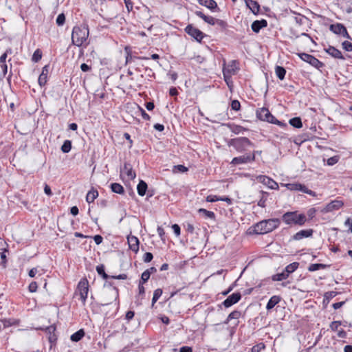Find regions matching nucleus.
<instances>
[{
    "instance_id": "f257e3e1",
    "label": "nucleus",
    "mask_w": 352,
    "mask_h": 352,
    "mask_svg": "<svg viewBox=\"0 0 352 352\" xmlns=\"http://www.w3.org/2000/svg\"><path fill=\"white\" fill-rule=\"evenodd\" d=\"M280 223L279 219L274 218L262 220L250 228V233L264 234L276 229Z\"/></svg>"
},
{
    "instance_id": "f03ea898",
    "label": "nucleus",
    "mask_w": 352,
    "mask_h": 352,
    "mask_svg": "<svg viewBox=\"0 0 352 352\" xmlns=\"http://www.w3.org/2000/svg\"><path fill=\"white\" fill-rule=\"evenodd\" d=\"M283 221L290 226L305 225L307 218L304 214H298V211L287 212L282 216Z\"/></svg>"
},
{
    "instance_id": "7ed1b4c3",
    "label": "nucleus",
    "mask_w": 352,
    "mask_h": 352,
    "mask_svg": "<svg viewBox=\"0 0 352 352\" xmlns=\"http://www.w3.org/2000/svg\"><path fill=\"white\" fill-rule=\"evenodd\" d=\"M89 36V30L85 26H75L72 34V41L74 45L81 46Z\"/></svg>"
},
{
    "instance_id": "20e7f679",
    "label": "nucleus",
    "mask_w": 352,
    "mask_h": 352,
    "mask_svg": "<svg viewBox=\"0 0 352 352\" xmlns=\"http://www.w3.org/2000/svg\"><path fill=\"white\" fill-rule=\"evenodd\" d=\"M104 287L105 288L102 292V306H106L111 304L113 300L118 299L119 296L118 289L116 287H112L111 283L107 286L104 285Z\"/></svg>"
},
{
    "instance_id": "39448f33",
    "label": "nucleus",
    "mask_w": 352,
    "mask_h": 352,
    "mask_svg": "<svg viewBox=\"0 0 352 352\" xmlns=\"http://www.w3.org/2000/svg\"><path fill=\"white\" fill-rule=\"evenodd\" d=\"M228 145L233 146L238 152H243L252 146V143L248 138L241 137L228 140Z\"/></svg>"
},
{
    "instance_id": "423d86ee",
    "label": "nucleus",
    "mask_w": 352,
    "mask_h": 352,
    "mask_svg": "<svg viewBox=\"0 0 352 352\" xmlns=\"http://www.w3.org/2000/svg\"><path fill=\"white\" fill-rule=\"evenodd\" d=\"M257 118L263 121H267L270 123L276 124L280 126H285L287 124L278 121L276 118L271 114L270 111L266 108H261L256 111Z\"/></svg>"
},
{
    "instance_id": "0eeeda50",
    "label": "nucleus",
    "mask_w": 352,
    "mask_h": 352,
    "mask_svg": "<svg viewBox=\"0 0 352 352\" xmlns=\"http://www.w3.org/2000/svg\"><path fill=\"white\" fill-rule=\"evenodd\" d=\"M299 263L298 262H294L287 265L285 270L281 273H278L272 276L273 281H281L288 278L290 274L294 272L298 269Z\"/></svg>"
},
{
    "instance_id": "6e6552de",
    "label": "nucleus",
    "mask_w": 352,
    "mask_h": 352,
    "mask_svg": "<svg viewBox=\"0 0 352 352\" xmlns=\"http://www.w3.org/2000/svg\"><path fill=\"white\" fill-rule=\"evenodd\" d=\"M78 289L80 293V299L85 305L89 292V282L86 278H82L78 284Z\"/></svg>"
},
{
    "instance_id": "1a4fd4ad",
    "label": "nucleus",
    "mask_w": 352,
    "mask_h": 352,
    "mask_svg": "<svg viewBox=\"0 0 352 352\" xmlns=\"http://www.w3.org/2000/svg\"><path fill=\"white\" fill-rule=\"evenodd\" d=\"M298 56L305 62L309 63L311 66L319 69L323 66V63L318 58L307 53H300Z\"/></svg>"
},
{
    "instance_id": "9d476101",
    "label": "nucleus",
    "mask_w": 352,
    "mask_h": 352,
    "mask_svg": "<svg viewBox=\"0 0 352 352\" xmlns=\"http://www.w3.org/2000/svg\"><path fill=\"white\" fill-rule=\"evenodd\" d=\"M186 32L193 37L197 41L201 42L205 34L199 29L193 27L192 25H188L185 28Z\"/></svg>"
},
{
    "instance_id": "9b49d317",
    "label": "nucleus",
    "mask_w": 352,
    "mask_h": 352,
    "mask_svg": "<svg viewBox=\"0 0 352 352\" xmlns=\"http://www.w3.org/2000/svg\"><path fill=\"white\" fill-rule=\"evenodd\" d=\"M344 206V202L341 200L335 199L331 201L330 203L326 205V206L322 209L321 212L323 213L331 212L334 210H337Z\"/></svg>"
},
{
    "instance_id": "f8f14e48",
    "label": "nucleus",
    "mask_w": 352,
    "mask_h": 352,
    "mask_svg": "<svg viewBox=\"0 0 352 352\" xmlns=\"http://www.w3.org/2000/svg\"><path fill=\"white\" fill-rule=\"evenodd\" d=\"M241 298L240 292H235L230 295L222 303L226 308H228L237 303Z\"/></svg>"
},
{
    "instance_id": "ddd939ff",
    "label": "nucleus",
    "mask_w": 352,
    "mask_h": 352,
    "mask_svg": "<svg viewBox=\"0 0 352 352\" xmlns=\"http://www.w3.org/2000/svg\"><path fill=\"white\" fill-rule=\"evenodd\" d=\"M121 175H126L129 179H133L136 177L135 172L133 170L131 164L129 162H124V166L120 169Z\"/></svg>"
},
{
    "instance_id": "4468645a",
    "label": "nucleus",
    "mask_w": 352,
    "mask_h": 352,
    "mask_svg": "<svg viewBox=\"0 0 352 352\" xmlns=\"http://www.w3.org/2000/svg\"><path fill=\"white\" fill-rule=\"evenodd\" d=\"M254 160V155H242L239 157H234L231 162V164L239 165L242 164H246Z\"/></svg>"
},
{
    "instance_id": "2eb2a0df",
    "label": "nucleus",
    "mask_w": 352,
    "mask_h": 352,
    "mask_svg": "<svg viewBox=\"0 0 352 352\" xmlns=\"http://www.w3.org/2000/svg\"><path fill=\"white\" fill-rule=\"evenodd\" d=\"M125 50L127 51L128 48L126 47ZM127 52V54L126 56V61H125L126 65V64H133L135 66H138L139 64L137 63V60H140V59H146V60L148 59V58H147V57L134 56H132L129 52ZM135 70L140 71L139 67H136Z\"/></svg>"
},
{
    "instance_id": "dca6fc26",
    "label": "nucleus",
    "mask_w": 352,
    "mask_h": 352,
    "mask_svg": "<svg viewBox=\"0 0 352 352\" xmlns=\"http://www.w3.org/2000/svg\"><path fill=\"white\" fill-rule=\"evenodd\" d=\"M236 60H232L227 67H223V74L226 81H227L228 78L230 77V76L234 74V70L236 68Z\"/></svg>"
},
{
    "instance_id": "f3484780",
    "label": "nucleus",
    "mask_w": 352,
    "mask_h": 352,
    "mask_svg": "<svg viewBox=\"0 0 352 352\" xmlns=\"http://www.w3.org/2000/svg\"><path fill=\"white\" fill-rule=\"evenodd\" d=\"M127 241L130 250L137 253L139 250L140 243L138 238L133 235H129L127 236Z\"/></svg>"
},
{
    "instance_id": "a211bd4d",
    "label": "nucleus",
    "mask_w": 352,
    "mask_h": 352,
    "mask_svg": "<svg viewBox=\"0 0 352 352\" xmlns=\"http://www.w3.org/2000/svg\"><path fill=\"white\" fill-rule=\"evenodd\" d=\"M314 230L312 229L302 230L296 232L293 236L292 239L298 241L303 238H308L313 235Z\"/></svg>"
},
{
    "instance_id": "6ab92c4d",
    "label": "nucleus",
    "mask_w": 352,
    "mask_h": 352,
    "mask_svg": "<svg viewBox=\"0 0 352 352\" xmlns=\"http://www.w3.org/2000/svg\"><path fill=\"white\" fill-rule=\"evenodd\" d=\"M260 182L263 184L267 186L271 189H278V184L273 180L272 179L270 178L267 176L262 175L259 177Z\"/></svg>"
},
{
    "instance_id": "aec40b11",
    "label": "nucleus",
    "mask_w": 352,
    "mask_h": 352,
    "mask_svg": "<svg viewBox=\"0 0 352 352\" xmlns=\"http://www.w3.org/2000/svg\"><path fill=\"white\" fill-rule=\"evenodd\" d=\"M49 73V65H45L43 69L41 74H40L38 82L41 87L45 85L47 81V75Z\"/></svg>"
},
{
    "instance_id": "412c9836",
    "label": "nucleus",
    "mask_w": 352,
    "mask_h": 352,
    "mask_svg": "<svg viewBox=\"0 0 352 352\" xmlns=\"http://www.w3.org/2000/svg\"><path fill=\"white\" fill-rule=\"evenodd\" d=\"M267 25V22L265 19L254 21L251 25L252 30L255 33H258L261 29L265 28Z\"/></svg>"
},
{
    "instance_id": "4be33fe9",
    "label": "nucleus",
    "mask_w": 352,
    "mask_h": 352,
    "mask_svg": "<svg viewBox=\"0 0 352 352\" xmlns=\"http://www.w3.org/2000/svg\"><path fill=\"white\" fill-rule=\"evenodd\" d=\"M327 53L331 55L332 57L344 60V57L342 56V52L333 46H329L327 49H325Z\"/></svg>"
},
{
    "instance_id": "5701e85b",
    "label": "nucleus",
    "mask_w": 352,
    "mask_h": 352,
    "mask_svg": "<svg viewBox=\"0 0 352 352\" xmlns=\"http://www.w3.org/2000/svg\"><path fill=\"white\" fill-rule=\"evenodd\" d=\"M246 6L250 9V10L256 14L259 12L260 6L258 2L254 0H245Z\"/></svg>"
},
{
    "instance_id": "b1692460",
    "label": "nucleus",
    "mask_w": 352,
    "mask_h": 352,
    "mask_svg": "<svg viewBox=\"0 0 352 352\" xmlns=\"http://www.w3.org/2000/svg\"><path fill=\"white\" fill-rule=\"evenodd\" d=\"M281 300V297L280 296H272L270 300H268L266 309L267 311L271 310L273 309L277 304L280 302Z\"/></svg>"
},
{
    "instance_id": "393cba45",
    "label": "nucleus",
    "mask_w": 352,
    "mask_h": 352,
    "mask_svg": "<svg viewBox=\"0 0 352 352\" xmlns=\"http://www.w3.org/2000/svg\"><path fill=\"white\" fill-rule=\"evenodd\" d=\"M55 325H50L45 329V331L49 334L48 340L50 342L53 343L56 341L57 337L55 334Z\"/></svg>"
},
{
    "instance_id": "a878e982",
    "label": "nucleus",
    "mask_w": 352,
    "mask_h": 352,
    "mask_svg": "<svg viewBox=\"0 0 352 352\" xmlns=\"http://www.w3.org/2000/svg\"><path fill=\"white\" fill-rule=\"evenodd\" d=\"M198 3L212 11L217 8V3L214 0H198Z\"/></svg>"
},
{
    "instance_id": "bb28decb",
    "label": "nucleus",
    "mask_w": 352,
    "mask_h": 352,
    "mask_svg": "<svg viewBox=\"0 0 352 352\" xmlns=\"http://www.w3.org/2000/svg\"><path fill=\"white\" fill-rule=\"evenodd\" d=\"M195 14L200 17L201 19H202L206 23L210 24V25H214V19L215 18L211 16H207L206 14H204L201 11H195Z\"/></svg>"
},
{
    "instance_id": "cd10ccee",
    "label": "nucleus",
    "mask_w": 352,
    "mask_h": 352,
    "mask_svg": "<svg viewBox=\"0 0 352 352\" xmlns=\"http://www.w3.org/2000/svg\"><path fill=\"white\" fill-rule=\"evenodd\" d=\"M345 27L342 23L331 24L329 27V30L336 34L341 35L343 31L345 30Z\"/></svg>"
},
{
    "instance_id": "c85d7f7f",
    "label": "nucleus",
    "mask_w": 352,
    "mask_h": 352,
    "mask_svg": "<svg viewBox=\"0 0 352 352\" xmlns=\"http://www.w3.org/2000/svg\"><path fill=\"white\" fill-rule=\"evenodd\" d=\"M147 188V184L144 181L140 180L137 186V190L138 195L142 197L145 195Z\"/></svg>"
},
{
    "instance_id": "c756f323",
    "label": "nucleus",
    "mask_w": 352,
    "mask_h": 352,
    "mask_svg": "<svg viewBox=\"0 0 352 352\" xmlns=\"http://www.w3.org/2000/svg\"><path fill=\"white\" fill-rule=\"evenodd\" d=\"M85 331L84 329H81L78 331H77L76 332H75L74 333H73L71 337H70V339L72 342H77L78 341H80L84 336H85Z\"/></svg>"
},
{
    "instance_id": "7c9ffc66",
    "label": "nucleus",
    "mask_w": 352,
    "mask_h": 352,
    "mask_svg": "<svg viewBox=\"0 0 352 352\" xmlns=\"http://www.w3.org/2000/svg\"><path fill=\"white\" fill-rule=\"evenodd\" d=\"M98 196V192L96 190L91 189L88 192L86 196V201L88 203H92Z\"/></svg>"
},
{
    "instance_id": "2f4dec72",
    "label": "nucleus",
    "mask_w": 352,
    "mask_h": 352,
    "mask_svg": "<svg viewBox=\"0 0 352 352\" xmlns=\"http://www.w3.org/2000/svg\"><path fill=\"white\" fill-rule=\"evenodd\" d=\"M110 187L111 190L115 193L123 195L124 192L123 186L118 183H112Z\"/></svg>"
},
{
    "instance_id": "473e14b6",
    "label": "nucleus",
    "mask_w": 352,
    "mask_h": 352,
    "mask_svg": "<svg viewBox=\"0 0 352 352\" xmlns=\"http://www.w3.org/2000/svg\"><path fill=\"white\" fill-rule=\"evenodd\" d=\"M309 138L310 137L309 135V133H302V135L295 138L294 142L296 144L300 145L304 142L309 140Z\"/></svg>"
},
{
    "instance_id": "72a5a7b5",
    "label": "nucleus",
    "mask_w": 352,
    "mask_h": 352,
    "mask_svg": "<svg viewBox=\"0 0 352 352\" xmlns=\"http://www.w3.org/2000/svg\"><path fill=\"white\" fill-rule=\"evenodd\" d=\"M241 316V314L239 311L238 310H234L233 311H232L228 316V318H226V320L223 322V323L225 324H228V322H230V320H232V319H239Z\"/></svg>"
},
{
    "instance_id": "f704fd0d",
    "label": "nucleus",
    "mask_w": 352,
    "mask_h": 352,
    "mask_svg": "<svg viewBox=\"0 0 352 352\" xmlns=\"http://www.w3.org/2000/svg\"><path fill=\"white\" fill-rule=\"evenodd\" d=\"M289 123L292 126L300 129L302 126L301 118L299 117H295L289 120Z\"/></svg>"
},
{
    "instance_id": "c9c22d12",
    "label": "nucleus",
    "mask_w": 352,
    "mask_h": 352,
    "mask_svg": "<svg viewBox=\"0 0 352 352\" xmlns=\"http://www.w3.org/2000/svg\"><path fill=\"white\" fill-rule=\"evenodd\" d=\"M329 266V265H328L322 264V263H314V264H311L309 266L308 270L309 272H314V271L319 270L321 269H325V268L328 267Z\"/></svg>"
},
{
    "instance_id": "e433bc0d",
    "label": "nucleus",
    "mask_w": 352,
    "mask_h": 352,
    "mask_svg": "<svg viewBox=\"0 0 352 352\" xmlns=\"http://www.w3.org/2000/svg\"><path fill=\"white\" fill-rule=\"evenodd\" d=\"M275 73L277 77L282 80L285 78L286 70L283 67L276 66L275 67Z\"/></svg>"
},
{
    "instance_id": "4c0bfd02",
    "label": "nucleus",
    "mask_w": 352,
    "mask_h": 352,
    "mask_svg": "<svg viewBox=\"0 0 352 352\" xmlns=\"http://www.w3.org/2000/svg\"><path fill=\"white\" fill-rule=\"evenodd\" d=\"M261 197L257 203V205L261 208L265 207V203L269 196V193L264 191H261Z\"/></svg>"
},
{
    "instance_id": "58836bf2",
    "label": "nucleus",
    "mask_w": 352,
    "mask_h": 352,
    "mask_svg": "<svg viewBox=\"0 0 352 352\" xmlns=\"http://www.w3.org/2000/svg\"><path fill=\"white\" fill-rule=\"evenodd\" d=\"M198 212L201 214H203L206 218L214 219L215 214L213 212L207 210L204 208H200L198 210Z\"/></svg>"
},
{
    "instance_id": "ea45409f",
    "label": "nucleus",
    "mask_w": 352,
    "mask_h": 352,
    "mask_svg": "<svg viewBox=\"0 0 352 352\" xmlns=\"http://www.w3.org/2000/svg\"><path fill=\"white\" fill-rule=\"evenodd\" d=\"M298 191H301V192L308 194L312 197L316 196V193L314 191L309 190L308 188H307L306 186H305L304 184H301L300 183H299V186H298Z\"/></svg>"
},
{
    "instance_id": "a19ab883",
    "label": "nucleus",
    "mask_w": 352,
    "mask_h": 352,
    "mask_svg": "<svg viewBox=\"0 0 352 352\" xmlns=\"http://www.w3.org/2000/svg\"><path fill=\"white\" fill-rule=\"evenodd\" d=\"M96 271L98 274L102 277L103 279H108L111 278L110 276L106 274L104 271V266L103 265H100L96 267Z\"/></svg>"
},
{
    "instance_id": "79ce46f5",
    "label": "nucleus",
    "mask_w": 352,
    "mask_h": 352,
    "mask_svg": "<svg viewBox=\"0 0 352 352\" xmlns=\"http://www.w3.org/2000/svg\"><path fill=\"white\" fill-rule=\"evenodd\" d=\"M338 294V293L336 292H334V291H331V292H327L324 294V300H323V302L325 303H329V301L331 300V299H332L333 298H334L335 296H336V295Z\"/></svg>"
},
{
    "instance_id": "37998d69",
    "label": "nucleus",
    "mask_w": 352,
    "mask_h": 352,
    "mask_svg": "<svg viewBox=\"0 0 352 352\" xmlns=\"http://www.w3.org/2000/svg\"><path fill=\"white\" fill-rule=\"evenodd\" d=\"M72 149V142L70 140H65L61 146V151L64 153H69Z\"/></svg>"
},
{
    "instance_id": "c03bdc74",
    "label": "nucleus",
    "mask_w": 352,
    "mask_h": 352,
    "mask_svg": "<svg viewBox=\"0 0 352 352\" xmlns=\"http://www.w3.org/2000/svg\"><path fill=\"white\" fill-rule=\"evenodd\" d=\"M162 289H157L153 292V296L152 298V306L154 305V304L157 301V300L160 298V296L162 294Z\"/></svg>"
},
{
    "instance_id": "a18cd8bd",
    "label": "nucleus",
    "mask_w": 352,
    "mask_h": 352,
    "mask_svg": "<svg viewBox=\"0 0 352 352\" xmlns=\"http://www.w3.org/2000/svg\"><path fill=\"white\" fill-rule=\"evenodd\" d=\"M173 171L174 173H185L188 171V168L184 165L179 164L173 166Z\"/></svg>"
},
{
    "instance_id": "49530a36",
    "label": "nucleus",
    "mask_w": 352,
    "mask_h": 352,
    "mask_svg": "<svg viewBox=\"0 0 352 352\" xmlns=\"http://www.w3.org/2000/svg\"><path fill=\"white\" fill-rule=\"evenodd\" d=\"M42 58V52L40 50H36L34 51L32 60L33 62L37 63Z\"/></svg>"
},
{
    "instance_id": "de8ad7c7",
    "label": "nucleus",
    "mask_w": 352,
    "mask_h": 352,
    "mask_svg": "<svg viewBox=\"0 0 352 352\" xmlns=\"http://www.w3.org/2000/svg\"><path fill=\"white\" fill-rule=\"evenodd\" d=\"M340 157L338 155H334L327 160V164L329 166H333L338 162Z\"/></svg>"
},
{
    "instance_id": "09e8293b",
    "label": "nucleus",
    "mask_w": 352,
    "mask_h": 352,
    "mask_svg": "<svg viewBox=\"0 0 352 352\" xmlns=\"http://www.w3.org/2000/svg\"><path fill=\"white\" fill-rule=\"evenodd\" d=\"M299 183H288L285 186L289 190L298 191Z\"/></svg>"
},
{
    "instance_id": "8fccbe9b",
    "label": "nucleus",
    "mask_w": 352,
    "mask_h": 352,
    "mask_svg": "<svg viewBox=\"0 0 352 352\" xmlns=\"http://www.w3.org/2000/svg\"><path fill=\"white\" fill-rule=\"evenodd\" d=\"M65 16L63 13H61L60 14L58 15L57 18H56V24L58 25V26H61L63 25L64 23H65Z\"/></svg>"
},
{
    "instance_id": "3c124183",
    "label": "nucleus",
    "mask_w": 352,
    "mask_h": 352,
    "mask_svg": "<svg viewBox=\"0 0 352 352\" xmlns=\"http://www.w3.org/2000/svg\"><path fill=\"white\" fill-rule=\"evenodd\" d=\"M150 278V275L148 274V272H146L144 271L142 275H141V279L140 280V283H141V284H144L146 282L148 281V280Z\"/></svg>"
},
{
    "instance_id": "603ef678",
    "label": "nucleus",
    "mask_w": 352,
    "mask_h": 352,
    "mask_svg": "<svg viewBox=\"0 0 352 352\" xmlns=\"http://www.w3.org/2000/svg\"><path fill=\"white\" fill-rule=\"evenodd\" d=\"M1 250H3L2 252H1V258L2 260L1 265L3 266V268H5L6 263L7 261L6 255V249L3 248H1Z\"/></svg>"
},
{
    "instance_id": "864d4df0",
    "label": "nucleus",
    "mask_w": 352,
    "mask_h": 352,
    "mask_svg": "<svg viewBox=\"0 0 352 352\" xmlns=\"http://www.w3.org/2000/svg\"><path fill=\"white\" fill-rule=\"evenodd\" d=\"M265 349V344L261 342V343L254 345L251 349V352H260L262 349Z\"/></svg>"
},
{
    "instance_id": "5fc2aeb1",
    "label": "nucleus",
    "mask_w": 352,
    "mask_h": 352,
    "mask_svg": "<svg viewBox=\"0 0 352 352\" xmlns=\"http://www.w3.org/2000/svg\"><path fill=\"white\" fill-rule=\"evenodd\" d=\"M342 47L347 52H352V43L349 41H345L342 44Z\"/></svg>"
},
{
    "instance_id": "6e6d98bb",
    "label": "nucleus",
    "mask_w": 352,
    "mask_h": 352,
    "mask_svg": "<svg viewBox=\"0 0 352 352\" xmlns=\"http://www.w3.org/2000/svg\"><path fill=\"white\" fill-rule=\"evenodd\" d=\"M153 258V255L151 252H146L144 254L143 260L145 263H149L151 262Z\"/></svg>"
},
{
    "instance_id": "4d7b16f0",
    "label": "nucleus",
    "mask_w": 352,
    "mask_h": 352,
    "mask_svg": "<svg viewBox=\"0 0 352 352\" xmlns=\"http://www.w3.org/2000/svg\"><path fill=\"white\" fill-rule=\"evenodd\" d=\"M37 288H38V285H37V283L35 281H32V283H30V284L28 286V290H29V292H30L32 293L36 292L37 290Z\"/></svg>"
},
{
    "instance_id": "13d9d810",
    "label": "nucleus",
    "mask_w": 352,
    "mask_h": 352,
    "mask_svg": "<svg viewBox=\"0 0 352 352\" xmlns=\"http://www.w3.org/2000/svg\"><path fill=\"white\" fill-rule=\"evenodd\" d=\"M214 25H219L222 29L226 28V27L227 26V23L226 21L218 19H214Z\"/></svg>"
},
{
    "instance_id": "bf43d9fd",
    "label": "nucleus",
    "mask_w": 352,
    "mask_h": 352,
    "mask_svg": "<svg viewBox=\"0 0 352 352\" xmlns=\"http://www.w3.org/2000/svg\"><path fill=\"white\" fill-rule=\"evenodd\" d=\"M231 107H232V109H233L234 111L239 110L240 107H241L240 102L236 100H232L231 102Z\"/></svg>"
},
{
    "instance_id": "052dcab7",
    "label": "nucleus",
    "mask_w": 352,
    "mask_h": 352,
    "mask_svg": "<svg viewBox=\"0 0 352 352\" xmlns=\"http://www.w3.org/2000/svg\"><path fill=\"white\" fill-rule=\"evenodd\" d=\"M340 325H341L340 321H333L330 324V328L332 331H336Z\"/></svg>"
},
{
    "instance_id": "680f3d73",
    "label": "nucleus",
    "mask_w": 352,
    "mask_h": 352,
    "mask_svg": "<svg viewBox=\"0 0 352 352\" xmlns=\"http://www.w3.org/2000/svg\"><path fill=\"white\" fill-rule=\"evenodd\" d=\"M12 52V50L11 49H8L6 50V52L5 53H3L1 57H0V63L1 64H4L5 62H6V58L8 56V53H11Z\"/></svg>"
},
{
    "instance_id": "e2e57ef3",
    "label": "nucleus",
    "mask_w": 352,
    "mask_h": 352,
    "mask_svg": "<svg viewBox=\"0 0 352 352\" xmlns=\"http://www.w3.org/2000/svg\"><path fill=\"white\" fill-rule=\"evenodd\" d=\"M316 210L315 208H311L307 210V216L309 219H312L315 217Z\"/></svg>"
},
{
    "instance_id": "0e129e2a",
    "label": "nucleus",
    "mask_w": 352,
    "mask_h": 352,
    "mask_svg": "<svg viewBox=\"0 0 352 352\" xmlns=\"http://www.w3.org/2000/svg\"><path fill=\"white\" fill-rule=\"evenodd\" d=\"M206 201L208 202H215L219 201V197H218L217 195H210L206 197Z\"/></svg>"
},
{
    "instance_id": "69168bd1",
    "label": "nucleus",
    "mask_w": 352,
    "mask_h": 352,
    "mask_svg": "<svg viewBox=\"0 0 352 352\" xmlns=\"http://www.w3.org/2000/svg\"><path fill=\"white\" fill-rule=\"evenodd\" d=\"M172 228H173V232L175 234V235L176 236H179L180 232H181V229H180L179 226L178 224H173L172 226Z\"/></svg>"
},
{
    "instance_id": "338daca9",
    "label": "nucleus",
    "mask_w": 352,
    "mask_h": 352,
    "mask_svg": "<svg viewBox=\"0 0 352 352\" xmlns=\"http://www.w3.org/2000/svg\"><path fill=\"white\" fill-rule=\"evenodd\" d=\"M93 238L96 245H100L103 240L102 236L99 234L95 235Z\"/></svg>"
},
{
    "instance_id": "774afa93",
    "label": "nucleus",
    "mask_w": 352,
    "mask_h": 352,
    "mask_svg": "<svg viewBox=\"0 0 352 352\" xmlns=\"http://www.w3.org/2000/svg\"><path fill=\"white\" fill-rule=\"evenodd\" d=\"M179 352H192V349L190 346H184L179 349Z\"/></svg>"
}]
</instances>
